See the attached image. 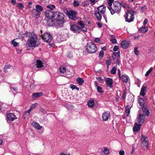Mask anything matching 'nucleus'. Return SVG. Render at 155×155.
I'll list each match as a JSON object with an SVG mask.
<instances>
[{
    "instance_id": "f257e3e1",
    "label": "nucleus",
    "mask_w": 155,
    "mask_h": 155,
    "mask_svg": "<svg viewBox=\"0 0 155 155\" xmlns=\"http://www.w3.org/2000/svg\"><path fill=\"white\" fill-rule=\"evenodd\" d=\"M45 14L47 18H54V20L59 27L63 26L64 22V15L63 13L58 11L53 12L46 10L45 12Z\"/></svg>"
},
{
    "instance_id": "f03ea898",
    "label": "nucleus",
    "mask_w": 155,
    "mask_h": 155,
    "mask_svg": "<svg viewBox=\"0 0 155 155\" xmlns=\"http://www.w3.org/2000/svg\"><path fill=\"white\" fill-rule=\"evenodd\" d=\"M25 36H28L29 38L27 41V44L29 47L35 48L38 47L40 43L38 41V36L34 32H27L25 34Z\"/></svg>"
},
{
    "instance_id": "7ed1b4c3",
    "label": "nucleus",
    "mask_w": 155,
    "mask_h": 155,
    "mask_svg": "<svg viewBox=\"0 0 155 155\" xmlns=\"http://www.w3.org/2000/svg\"><path fill=\"white\" fill-rule=\"evenodd\" d=\"M108 8L110 12L112 15L114 14L115 12H119L121 8V4L118 2H113V7H108Z\"/></svg>"
},
{
    "instance_id": "20e7f679",
    "label": "nucleus",
    "mask_w": 155,
    "mask_h": 155,
    "mask_svg": "<svg viewBox=\"0 0 155 155\" xmlns=\"http://www.w3.org/2000/svg\"><path fill=\"white\" fill-rule=\"evenodd\" d=\"M134 11L132 10H128L126 13L124 15L125 21L130 23L133 21L134 19Z\"/></svg>"
},
{
    "instance_id": "39448f33",
    "label": "nucleus",
    "mask_w": 155,
    "mask_h": 155,
    "mask_svg": "<svg viewBox=\"0 0 155 155\" xmlns=\"http://www.w3.org/2000/svg\"><path fill=\"white\" fill-rule=\"evenodd\" d=\"M97 50L96 45L92 42L87 43L86 46V51L90 54L95 53Z\"/></svg>"
},
{
    "instance_id": "423d86ee",
    "label": "nucleus",
    "mask_w": 155,
    "mask_h": 155,
    "mask_svg": "<svg viewBox=\"0 0 155 155\" xmlns=\"http://www.w3.org/2000/svg\"><path fill=\"white\" fill-rule=\"evenodd\" d=\"M141 146L142 147L144 150L147 149L148 147V140L147 137L143 135L141 136Z\"/></svg>"
},
{
    "instance_id": "0eeeda50",
    "label": "nucleus",
    "mask_w": 155,
    "mask_h": 155,
    "mask_svg": "<svg viewBox=\"0 0 155 155\" xmlns=\"http://www.w3.org/2000/svg\"><path fill=\"white\" fill-rule=\"evenodd\" d=\"M42 38L44 41L48 43L51 42L52 41L51 35L49 33H45L42 35Z\"/></svg>"
},
{
    "instance_id": "6e6552de",
    "label": "nucleus",
    "mask_w": 155,
    "mask_h": 155,
    "mask_svg": "<svg viewBox=\"0 0 155 155\" xmlns=\"http://www.w3.org/2000/svg\"><path fill=\"white\" fill-rule=\"evenodd\" d=\"M48 19L47 20V25L50 26H56L58 28H60L58 26L54 20L52 19V18H48Z\"/></svg>"
},
{
    "instance_id": "1a4fd4ad",
    "label": "nucleus",
    "mask_w": 155,
    "mask_h": 155,
    "mask_svg": "<svg viewBox=\"0 0 155 155\" xmlns=\"http://www.w3.org/2000/svg\"><path fill=\"white\" fill-rule=\"evenodd\" d=\"M70 30L73 32L78 33L81 31V28L75 24H73L71 25Z\"/></svg>"
},
{
    "instance_id": "9d476101",
    "label": "nucleus",
    "mask_w": 155,
    "mask_h": 155,
    "mask_svg": "<svg viewBox=\"0 0 155 155\" xmlns=\"http://www.w3.org/2000/svg\"><path fill=\"white\" fill-rule=\"evenodd\" d=\"M68 15L69 18L74 20L76 19V13L75 11L72 10L68 12Z\"/></svg>"
},
{
    "instance_id": "9b49d317",
    "label": "nucleus",
    "mask_w": 155,
    "mask_h": 155,
    "mask_svg": "<svg viewBox=\"0 0 155 155\" xmlns=\"http://www.w3.org/2000/svg\"><path fill=\"white\" fill-rule=\"evenodd\" d=\"M110 113L109 111H106L104 112L102 115V119L103 121H106L108 120L110 117Z\"/></svg>"
},
{
    "instance_id": "f8f14e48",
    "label": "nucleus",
    "mask_w": 155,
    "mask_h": 155,
    "mask_svg": "<svg viewBox=\"0 0 155 155\" xmlns=\"http://www.w3.org/2000/svg\"><path fill=\"white\" fill-rule=\"evenodd\" d=\"M138 122L141 125H142L145 119L144 114H140L137 117Z\"/></svg>"
},
{
    "instance_id": "ddd939ff",
    "label": "nucleus",
    "mask_w": 155,
    "mask_h": 155,
    "mask_svg": "<svg viewBox=\"0 0 155 155\" xmlns=\"http://www.w3.org/2000/svg\"><path fill=\"white\" fill-rule=\"evenodd\" d=\"M7 119L9 120L13 121L15 119H17L16 116L13 114L8 113L6 115Z\"/></svg>"
},
{
    "instance_id": "4468645a",
    "label": "nucleus",
    "mask_w": 155,
    "mask_h": 155,
    "mask_svg": "<svg viewBox=\"0 0 155 155\" xmlns=\"http://www.w3.org/2000/svg\"><path fill=\"white\" fill-rule=\"evenodd\" d=\"M142 125L140 124H138L137 123H135L133 128V131L134 132H138L140 130V126Z\"/></svg>"
},
{
    "instance_id": "2eb2a0df",
    "label": "nucleus",
    "mask_w": 155,
    "mask_h": 155,
    "mask_svg": "<svg viewBox=\"0 0 155 155\" xmlns=\"http://www.w3.org/2000/svg\"><path fill=\"white\" fill-rule=\"evenodd\" d=\"M97 9V11H98V12H100L101 14H104L105 12L106 7L104 5H101L98 7Z\"/></svg>"
},
{
    "instance_id": "dca6fc26",
    "label": "nucleus",
    "mask_w": 155,
    "mask_h": 155,
    "mask_svg": "<svg viewBox=\"0 0 155 155\" xmlns=\"http://www.w3.org/2000/svg\"><path fill=\"white\" fill-rule=\"evenodd\" d=\"M141 107H142V110L143 112L145 113L148 116L149 114V110L147 108V106L145 104Z\"/></svg>"
},
{
    "instance_id": "f3484780",
    "label": "nucleus",
    "mask_w": 155,
    "mask_h": 155,
    "mask_svg": "<svg viewBox=\"0 0 155 155\" xmlns=\"http://www.w3.org/2000/svg\"><path fill=\"white\" fill-rule=\"evenodd\" d=\"M106 82L110 87H112L113 80L112 79L110 78H107L106 80Z\"/></svg>"
},
{
    "instance_id": "a211bd4d",
    "label": "nucleus",
    "mask_w": 155,
    "mask_h": 155,
    "mask_svg": "<svg viewBox=\"0 0 155 155\" xmlns=\"http://www.w3.org/2000/svg\"><path fill=\"white\" fill-rule=\"evenodd\" d=\"M100 13L98 11L96 10L94 12V15L99 21H101L102 18V16Z\"/></svg>"
},
{
    "instance_id": "6ab92c4d",
    "label": "nucleus",
    "mask_w": 155,
    "mask_h": 155,
    "mask_svg": "<svg viewBox=\"0 0 155 155\" xmlns=\"http://www.w3.org/2000/svg\"><path fill=\"white\" fill-rule=\"evenodd\" d=\"M129 45V43L128 42L126 41H122L121 43V47L124 49L127 48L128 46Z\"/></svg>"
},
{
    "instance_id": "aec40b11",
    "label": "nucleus",
    "mask_w": 155,
    "mask_h": 155,
    "mask_svg": "<svg viewBox=\"0 0 155 155\" xmlns=\"http://www.w3.org/2000/svg\"><path fill=\"white\" fill-rule=\"evenodd\" d=\"M13 69V67L11 65H6L4 68V71L6 72H10Z\"/></svg>"
},
{
    "instance_id": "412c9836",
    "label": "nucleus",
    "mask_w": 155,
    "mask_h": 155,
    "mask_svg": "<svg viewBox=\"0 0 155 155\" xmlns=\"http://www.w3.org/2000/svg\"><path fill=\"white\" fill-rule=\"evenodd\" d=\"M31 125L38 130L41 129L42 127L40 126L39 124L34 122H33L31 123Z\"/></svg>"
},
{
    "instance_id": "4be33fe9",
    "label": "nucleus",
    "mask_w": 155,
    "mask_h": 155,
    "mask_svg": "<svg viewBox=\"0 0 155 155\" xmlns=\"http://www.w3.org/2000/svg\"><path fill=\"white\" fill-rule=\"evenodd\" d=\"M32 12L34 16H36V17H39L41 13L40 12H39L35 8L32 9Z\"/></svg>"
},
{
    "instance_id": "5701e85b",
    "label": "nucleus",
    "mask_w": 155,
    "mask_h": 155,
    "mask_svg": "<svg viewBox=\"0 0 155 155\" xmlns=\"http://www.w3.org/2000/svg\"><path fill=\"white\" fill-rule=\"evenodd\" d=\"M94 101L93 100L91 99L87 102V105L89 107L92 108L94 107Z\"/></svg>"
},
{
    "instance_id": "b1692460",
    "label": "nucleus",
    "mask_w": 155,
    "mask_h": 155,
    "mask_svg": "<svg viewBox=\"0 0 155 155\" xmlns=\"http://www.w3.org/2000/svg\"><path fill=\"white\" fill-rule=\"evenodd\" d=\"M132 106V105L131 106ZM132 106L129 105H127L125 108V112L126 115L128 116L130 113V110Z\"/></svg>"
},
{
    "instance_id": "393cba45",
    "label": "nucleus",
    "mask_w": 155,
    "mask_h": 155,
    "mask_svg": "<svg viewBox=\"0 0 155 155\" xmlns=\"http://www.w3.org/2000/svg\"><path fill=\"white\" fill-rule=\"evenodd\" d=\"M36 65L38 68H41L43 67L42 61L39 60L36 61Z\"/></svg>"
},
{
    "instance_id": "a878e982",
    "label": "nucleus",
    "mask_w": 155,
    "mask_h": 155,
    "mask_svg": "<svg viewBox=\"0 0 155 155\" xmlns=\"http://www.w3.org/2000/svg\"><path fill=\"white\" fill-rule=\"evenodd\" d=\"M115 54H117V64L119 65L120 63V51H118L117 53H114Z\"/></svg>"
},
{
    "instance_id": "bb28decb",
    "label": "nucleus",
    "mask_w": 155,
    "mask_h": 155,
    "mask_svg": "<svg viewBox=\"0 0 155 155\" xmlns=\"http://www.w3.org/2000/svg\"><path fill=\"white\" fill-rule=\"evenodd\" d=\"M76 80L78 84L80 85H82L84 82V79L80 77L78 78Z\"/></svg>"
},
{
    "instance_id": "cd10ccee",
    "label": "nucleus",
    "mask_w": 155,
    "mask_h": 155,
    "mask_svg": "<svg viewBox=\"0 0 155 155\" xmlns=\"http://www.w3.org/2000/svg\"><path fill=\"white\" fill-rule=\"evenodd\" d=\"M43 94V93L42 92L36 93L33 94L32 96L34 97H38L42 95Z\"/></svg>"
},
{
    "instance_id": "c85d7f7f",
    "label": "nucleus",
    "mask_w": 155,
    "mask_h": 155,
    "mask_svg": "<svg viewBox=\"0 0 155 155\" xmlns=\"http://www.w3.org/2000/svg\"><path fill=\"white\" fill-rule=\"evenodd\" d=\"M122 81L124 83H127L128 81V78L127 76L122 75V77H121V79Z\"/></svg>"
},
{
    "instance_id": "c756f323",
    "label": "nucleus",
    "mask_w": 155,
    "mask_h": 155,
    "mask_svg": "<svg viewBox=\"0 0 155 155\" xmlns=\"http://www.w3.org/2000/svg\"><path fill=\"white\" fill-rule=\"evenodd\" d=\"M148 30V28L146 27H141L140 29V31L143 33L147 32Z\"/></svg>"
},
{
    "instance_id": "7c9ffc66",
    "label": "nucleus",
    "mask_w": 155,
    "mask_h": 155,
    "mask_svg": "<svg viewBox=\"0 0 155 155\" xmlns=\"http://www.w3.org/2000/svg\"><path fill=\"white\" fill-rule=\"evenodd\" d=\"M138 102L140 105L142 106L145 105L144 101L143 99L142 98H140L138 99Z\"/></svg>"
},
{
    "instance_id": "2f4dec72",
    "label": "nucleus",
    "mask_w": 155,
    "mask_h": 155,
    "mask_svg": "<svg viewBox=\"0 0 155 155\" xmlns=\"http://www.w3.org/2000/svg\"><path fill=\"white\" fill-rule=\"evenodd\" d=\"M35 8H35L39 12L42 11L43 10V7L42 6H40L38 5H36Z\"/></svg>"
},
{
    "instance_id": "473e14b6",
    "label": "nucleus",
    "mask_w": 155,
    "mask_h": 155,
    "mask_svg": "<svg viewBox=\"0 0 155 155\" xmlns=\"http://www.w3.org/2000/svg\"><path fill=\"white\" fill-rule=\"evenodd\" d=\"M109 151L108 149L106 148H105L104 149V150L102 152V153L103 155H107L109 153Z\"/></svg>"
},
{
    "instance_id": "72a5a7b5",
    "label": "nucleus",
    "mask_w": 155,
    "mask_h": 155,
    "mask_svg": "<svg viewBox=\"0 0 155 155\" xmlns=\"http://www.w3.org/2000/svg\"><path fill=\"white\" fill-rule=\"evenodd\" d=\"M55 7V6L54 5H50L47 6V8L48 9H50L49 10L53 11V8H54Z\"/></svg>"
},
{
    "instance_id": "f704fd0d",
    "label": "nucleus",
    "mask_w": 155,
    "mask_h": 155,
    "mask_svg": "<svg viewBox=\"0 0 155 155\" xmlns=\"http://www.w3.org/2000/svg\"><path fill=\"white\" fill-rule=\"evenodd\" d=\"M153 70V68L152 67L150 68L149 70H148L147 72L146 73V74H145V75L146 77L148 76L149 74L151 73V72Z\"/></svg>"
},
{
    "instance_id": "c9c22d12",
    "label": "nucleus",
    "mask_w": 155,
    "mask_h": 155,
    "mask_svg": "<svg viewBox=\"0 0 155 155\" xmlns=\"http://www.w3.org/2000/svg\"><path fill=\"white\" fill-rule=\"evenodd\" d=\"M66 71V69L65 68H61L59 69V71L60 73L62 74H64V73Z\"/></svg>"
},
{
    "instance_id": "e433bc0d",
    "label": "nucleus",
    "mask_w": 155,
    "mask_h": 155,
    "mask_svg": "<svg viewBox=\"0 0 155 155\" xmlns=\"http://www.w3.org/2000/svg\"><path fill=\"white\" fill-rule=\"evenodd\" d=\"M117 68L115 67H113L110 71V73L112 74H115L116 73Z\"/></svg>"
},
{
    "instance_id": "4c0bfd02",
    "label": "nucleus",
    "mask_w": 155,
    "mask_h": 155,
    "mask_svg": "<svg viewBox=\"0 0 155 155\" xmlns=\"http://www.w3.org/2000/svg\"><path fill=\"white\" fill-rule=\"evenodd\" d=\"M78 24L81 26V27L84 26L85 24L84 22L81 21H79L78 22Z\"/></svg>"
},
{
    "instance_id": "58836bf2",
    "label": "nucleus",
    "mask_w": 155,
    "mask_h": 155,
    "mask_svg": "<svg viewBox=\"0 0 155 155\" xmlns=\"http://www.w3.org/2000/svg\"><path fill=\"white\" fill-rule=\"evenodd\" d=\"M97 91L99 93H102L104 92L103 90L100 86H97Z\"/></svg>"
},
{
    "instance_id": "ea45409f",
    "label": "nucleus",
    "mask_w": 155,
    "mask_h": 155,
    "mask_svg": "<svg viewBox=\"0 0 155 155\" xmlns=\"http://www.w3.org/2000/svg\"><path fill=\"white\" fill-rule=\"evenodd\" d=\"M38 104L37 103H35V104H32L30 107L31 110L35 109L38 105Z\"/></svg>"
},
{
    "instance_id": "a19ab883",
    "label": "nucleus",
    "mask_w": 155,
    "mask_h": 155,
    "mask_svg": "<svg viewBox=\"0 0 155 155\" xmlns=\"http://www.w3.org/2000/svg\"><path fill=\"white\" fill-rule=\"evenodd\" d=\"M17 7L21 10L24 7L23 4L21 3H19L17 5Z\"/></svg>"
},
{
    "instance_id": "79ce46f5",
    "label": "nucleus",
    "mask_w": 155,
    "mask_h": 155,
    "mask_svg": "<svg viewBox=\"0 0 155 155\" xmlns=\"http://www.w3.org/2000/svg\"><path fill=\"white\" fill-rule=\"evenodd\" d=\"M104 55V53L103 51H101L100 52V53L99 54V57L100 58H103Z\"/></svg>"
},
{
    "instance_id": "37998d69",
    "label": "nucleus",
    "mask_w": 155,
    "mask_h": 155,
    "mask_svg": "<svg viewBox=\"0 0 155 155\" xmlns=\"http://www.w3.org/2000/svg\"><path fill=\"white\" fill-rule=\"evenodd\" d=\"M31 108H30L26 112H25L24 114V116L27 115L28 116H29L30 115V112L32 110Z\"/></svg>"
},
{
    "instance_id": "c03bdc74",
    "label": "nucleus",
    "mask_w": 155,
    "mask_h": 155,
    "mask_svg": "<svg viewBox=\"0 0 155 155\" xmlns=\"http://www.w3.org/2000/svg\"><path fill=\"white\" fill-rule=\"evenodd\" d=\"M114 0H108L107 2L108 7H111V5L112 4V2H114Z\"/></svg>"
},
{
    "instance_id": "a18cd8bd",
    "label": "nucleus",
    "mask_w": 155,
    "mask_h": 155,
    "mask_svg": "<svg viewBox=\"0 0 155 155\" xmlns=\"http://www.w3.org/2000/svg\"><path fill=\"white\" fill-rule=\"evenodd\" d=\"M147 87L146 86H143L141 88V90H142V91L145 92L147 91Z\"/></svg>"
},
{
    "instance_id": "49530a36",
    "label": "nucleus",
    "mask_w": 155,
    "mask_h": 155,
    "mask_svg": "<svg viewBox=\"0 0 155 155\" xmlns=\"http://www.w3.org/2000/svg\"><path fill=\"white\" fill-rule=\"evenodd\" d=\"M74 6L75 7L78 6L79 5L78 2V1H74L73 2Z\"/></svg>"
},
{
    "instance_id": "de8ad7c7",
    "label": "nucleus",
    "mask_w": 155,
    "mask_h": 155,
    "mask_svg": "<svg viewBox=\"0 0 155 155\" xmlns=\"http://www.w3.org/2000/svg\"><path fill=\"white\" fill-rule=\"evenodd\" d=\"M12 45L15 47H16L18 45V43L14 40H13L12 41Z\"/></svg>"
},
{
    "instance_id": "09e8293b",
    "label": "nucleus",
    "mask_w": 155,
    "mask_h": 155,
    "mask_svg": "<svg viewBox=\"0 0 155 155\" xmlns=\"http://www.w3.org/2000/svg\"><path fill=\"white\" fill-rule=\"evenodd\" d=\"M114 53H117L116 52H114L112 54V57L114 60L115 58H117V54H115Z\"/></svg>"
},
{
    "instance_id": "8fccbe9b",
    "label": "nucleus",
    "mask_w": 155,
    "mask_h": 155,
    "mask_svg": "<svg viewBox=\"0 0 155 155\" xmlns=\"http://www.w3.org/2000/svg\"><path fill=\"white\" fill-rule=\"evenodd\" d=\"M138 48L137 47H135L134 48V52L136 55H138L139 54V51L137 50Z\"/></svg>"
},
{
    "instance_id": "3c124183",
    "label": "nucleus",
    "mask_w": 155,
    "mask_h": 155,
    "mask_svg": "<svg viewBox=\"0 0 155 155\" xmlns=\"http://www.w3.org/2000/svg\"><path fill=\"white\" fill-rule=\"evenodd\" d=\"M10 88V89L11 90H13L15 91H17L18 90V88L17 87H11Z\"/></svg>"
},
{
    "instance_id": "603ef678",
    "label": "nucleus",
    "mask_w": 155,
    "mask_h": 155,
    "mask_svg": "<svg viewBox=\"0 0 155 155\" xmlns=\"http://www.w3.org/2000/svg\"><path fill=\"white\" fill-rule=\"evenodd\" d=\"M119 49L117 45H115L114 46V48H113V50L114 51H117Z\"/></svg>"
},
{
    "instance_id": "864d4df0",
    "label": "nucleus",
    "mask_w": 155,
    "mask_h": 155,
    "mask_svg": "<svg viewBox=\"0 0 155 155\" xmlns=\"http://www.w3.org/2000/svg\"><path fill=\"white\" fill-rule=\"evenodd\" d=\"M82 5L84 7L87 6L88 5V4L87 3V2L86 1L83 2L82 3Z\"/></svg>"
},
{
    "instance_id": "5fc2aeb1",
    "label": "nucleus",
    "mask_w": 155,
    "mask_h": 155,
    "mask_svg": "<svg viewBox=\"0 0 155 155\" xmlns=\"http://www.w3.org/2000/svg\"><path fill=\"white\" fill-rule=\"evenodd\" d=\"M100 40L99 38H97L95 39L94 41L96 42L100 43Z\"/></svg>"
},
{
    "instance_id": "6e6d98bb",
    "label": "nucleus",
    "mask_w": 155,
    "mask_h": 155,
    "mask_svg": "<svg viewBox=\"0 0 155 155\" xmlns=\"http://www.w3.org/2000/svg\"><path fill=\"white\" fill-rule=\"evenodd\" d=\"M70 88H71L72 89H76V86L75 85H74L73 84H71L70 85Z\"/></svg>"
},
{
    "instance_id": "4d7b16f0",
    "label": "nucleus",
    "mask_w": 155,
    "mask_h": 155,
    "mask_svg": "<svg viewBox=\"0 0 155 155\" xmlns=\"http://www.w3.org/2000/svg\"><path fill=\"white\" fill-rule=\"evenodd\" d=\"M119 154L120 155H124V152L123 150H121L119 152Z\"/></svg>"
},
{
    "instance_id": "13d9d810",
    "label": "nucleus",
    "mask_w": 155,
    "mask_h": 155,
    "mask_svg": "<svg viewBox=\"0 0 155 155\" xmlns=\"http://www.w3.org/2000/svg\"><path fill=\"white\" fill-rule=\"evenodd\" d=\"M117 71H118L117 75L119 78L121 79L120 72V69H118L117 70Z\"/></svg>"
},
{
    "instance_id": "bf43d9fd",
    "label": "nucleus",
    "mask_w": 155,
    "mask_h": 155,
    "mask_svg": "<svg viewBox=\"0 0 155 155\" xmlns=\"http://www.w3.org/2000/svg\"><path fill=\"white\" fill-rule=\"evenodd\" d=\"M126 95V92L125 91H124L123 93V96L122 97V99L123 100H124L125 99V96Z\"/></svg>"
},
{
    "instance_id": "052dcab7",
    "label": "nucleus",
    "mask_w": 155,
    "mask_h": 155,
    "mask_svg": "<svg viewBox=\"0 0 155 155\" xmlns=\"http://www.w3.org/2000/svg\"><path fill=\"white\" fill-rule=\"evenodd\" d=\"M140 94L142 95L143 97H144L145 94V92L142 91V90H141L140 93Z\"/></svg>"
},
{
    "instance_id": "680f3d73",
    "label": "nucleus",
    "mask_w": 155,
    "mask_h": 155,
    "mask_svg": "<svg viewBox=\"0 0 155 155\" xmlns=\"http://www.w3.org/2000/svg\"><path fill=\"white\" fill-rule=\"evenodd\" d=\"M96 79L100 82L103 81V79L101 77H96Z\"/></svg>"
},
{
    "instance_id": "e2e57ef3",
    "label": "nucleus",
    "mask_w": 155,
    "mask_h": 155,
    "mask_svg": "<svg viewBox=\"0 0 155 155\" xmlns=\"http://www.w3.org/2000/svg\"><path fill=\"white\" fill-rule=\"evenodd\" d=\"M106 64L108 66H109L111 62L109 60H107L106 61Z\"/></svg>"
},
{
    "instance_id": "0e129e2a",
    "label": "nucleus",
    "mask_w": 155,
    "mask_h": 155,
    "mask_svg": "<svg viewBox=\"0 0 155 155\" xmlns=\"http://www.w3.org/2000/svg\"><path fill=\"white\" fill-rule=\"evenodd\" d=\"M82 31H84V32L86 31H87V28L84 27V26L82 27H80Z\"/></svg>"
},
{
    "instance_id": "69168bd1",
    "label": "nucleus",
    "mask_w": 155,
    "mask_h": 155,
    "mask_svg": "<svg viewBox=\"0 0 155 155\" xmlns=\"http://www.w3.org/2000/svg\"><path fill=\"white\" fill-rule=\"evenodd\" d=\"M148 22V20L147 19H145L143 22V25H145Z\"/></svg>"
},
{
    "instance_id": "338daca9",
    "label": "nucleus",
    "mask_w": 155,
    "mask_h": 155,
    "mask_svg": "<svg viewBox=\"0 0 155 155\" xmlns=\"http://www.w3.org/2000/svg\"><path fill=\"white\" fill-rule=\"evenodd\" d=\"M111 41H112V43L113 44H115L117 42L116 39H112L111 40Z\"/></svg>"
},
{
    "instance_id": "774afa93",
    "label": "nucleus",
    "mask_w": 155,
    "mask_h": 155,
    "mask_svg": "<svg viewBox=\"0 0 155 155\" xmlns=\"http://www.w3.org/2000/svg\"><path fill=\"white\" fill-rule=\"evenodd\" d=\"M97 25L98 26L99 28H101L102 27L101 24L100 22H97Z\"/></svg>"
}]
</instances>
